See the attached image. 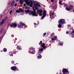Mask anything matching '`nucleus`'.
Listing matches in <instances>:
<instances>
[{
    "mask_svg": "<svg viewBox=\"0 0 74 74\" xmlns=\"http://www.w3.org/2000/svg\"><path fill=\"white\" fill-rule=\"evenodd\" d=\"M12 10H11L10 12V14H11V13H12Z\"/></svg>",
    "mask_w": 74,
    "mask_h": 74,
    "instance_id": "32",
    "label": "nucleus"
},
{
    "mask_svg": "<svg viewBox=\"0 0 74 74\" xmlns=\"http://www.w3.org/2000/svg\"><path fill=\"white\" fill-rule=\"evenodd\" d=\"M45 43H43L41 45V46L42 48L45 49Z\"/></svg>",
    "mask_w": 74,
    "mask_h": 74,
    "instance_id": "11",
    "label": "nucleus"
},
{
    "mask_svg": "<svg viewBox=\"0 0 74 74\" xmlns=\"http://www.w3.org/2000/svg\"><path fill=\"white\" fill-rule=\"evenodd\" d=\"M51 2H53V0H51Z\"/></svg>",
    "mask_w": 74,
    "mask_h": 74,
    "instance_id": "41",
    "label": "nucleus"
},
{
    "mask_svg": "<svg viewBox=\"0 0 74 74\" xmlns=\"http://www.w3.org/2000/svg\"><path fill=\"white\" fill-rule=\"evenodd\" d=\"M20 24L21 25H22V26H25V24L21 22H20Z\"/></svg>",
    "mask_w": 74,
    "mask_h": 74,
    "instance_id": "20",
    "label": "nucleus"
},
{
    "mask_svg": "<svg viewBox=\"0 0 74 74\" xmlns=\"http://www.w3.org/2000/svg\"><path fill=\"white\" fill-rule=\"evenodd\" d=\"M26 4L25 3H24L23 4V7H25V6H26Z\"/></svg>",
    "mask_w": 74,
    "mask_h": 74,
    "instance_id": "35",
    "label": "nucleus"
},
{
    "mask_svg": "<svg viewBox=\"0 0 74 74\" xmlns=\"http://www.w3.org/2000/svg\"><path fill=\"white\" fill-rule=\"evenodd\" d=\"M68 5L67 4H65L64 5V7H66V6H67Z\"/></svg>",
    "mask_w": 74,
    "mask_h": 74,
    "instance_id": "27",
    "label": "nucleus"
},
{
    "mask_svg": "<svg viewBox=\"0 0 74 74\" xmlns=\"http://www.w3.org/2000/svg\"><path fill=\"white\" fill-rule=\"evenodd\" d=\"M59 23H61V24H63L65 23V20L64 19H61L58 21Z\"/></svg>",
    "mask_w": 74,
    "mask_h": 74,
    "instance_id": "5",
    "label": "nucleus"
},
{
    "mask_svg": "<svg viewBox=\"0 0 74 74\" xmlns=\"http://www.w3.org/2000/svg\"><path fill=\"white\" fill-rule=\"evenodd\" d=\"M30 49L32 50V51H34V50H35V49L34 48H33V47H31L30 48Z\"/></svg>",
    "mask_w": 74,
    "mask_h": 74,
    "instance_id": "19",
    "label": "nucleus"
},
{
    "mask_svg": "<svg viewBox=\"0 0 74 74\" xmlns=\"http://www.w3.org/2000/svg\"><path fill=\"white\" fill-rule=\"evenodd\" d=\"M15 3V1H13L12 4H11V7H13V6L14 5V3Z\"/></svg>",
    "mask_w": 74,
    "mask_h": 74,
    "instance_id": "15",
    "label": "nucleus"
},
{
    "mask_svg": "<svg viewBox=\"0 0 74 74\" xmlns=\"http://www.w3.org/2000/svg\"><path fill=\"white\" fill-rule=\"evenodd\" d=\"M16 12H17V13H19V12H20V10H17L16 11Z\"/></svg>",
    "mask_w": 74,
    "mask_h": 74,
    "instance_id": "22",
    "label": "nucleus"
},
{
    "mask_svg": "<svg viewBox=\"0 0 74 74\" xmlns=\"http://www.w3.org/2000/svg\"><path fill=\"white\" fill-rule=\"evenodd\" d=\"M10 56H13V55H12V54L11 53H10Z\"/></svg>",
    "mask_w": 74,
    "mask_h": 74,
    "instance_id": "28",
    "label": "nucleus"
},
{
    "mask_svg": "<svg viewBox=\"0 0 74 74\" xmlns=\"http://www.w3.org/2000/svg\"><path fill=\"white\" fill-rule=\"evenodd\" d=\"M20 10V11L21 12H23V10L22 9H21V10Z\"/></svg>",
    "mask_w": 74,
    "mask_h": 74,
    "instance_id": "29",
    "label": "nucleus"
},
{
    "mask_svg": "<svg viewBox=\"0 0 74 74\" xmlns=\"http://www.w3.org/2000/svg\"><path fill=\"white\" fill-rule=\"evenodd\" d=\"M16 5H17V4L16 3L14 5V6H16Z\"/></svg>",
    "mask_w": 74,
    "mask_h": 74,
    "instance_id": "40",
    "label": "nucleus"
},
{
    "mask_svg": "<svg viewBox=\"0 0 74 74\" xmlns=\"http://www.w3.org/2000/svg\"><path fill=\"white\" fill-rule=\"evenodd\" d=\"M30 0H20V4H23V1H24L27 5H29L31 7H32L33 3L32 1H30Z\"/></svg>",
    "mask_w": 74,
    "mask_h": 74,
    "instance_id": "1",
    "label": "nucleus"
},
{
    "mask_svg": "<svg viewBox=\"0 0 74 74\" xmlns=\"http://www.w3.org/2000/svg\"><path fill=\"white\" fill-rule=\"evenodd\" d=\"M3 15H2V14H0V16H1V18H2V16Z\"/></svg>",
    "mask_w": 74,
    "mask_h": 74,
    "instance_id": "36",
    "label": "nucleus"
},
{
    "mask_svg": "<svg viewBox=\"0 0 74 74\" xmlns=\"http://www.w3.org/2000/svg\"><path fill=\"white\" fill-rule=\"evenodd\" d=\"M18 27H21V25H18Z\"/></svg>",
    "mask_w": 74,
    "mask_h": 74,
    "instance_id": "34",
    "label": "nucleus"
},
{
    "mask_svg": "<svg viewBox=\"0 0 74 74\" xmlns=\"http://www.w3.org/2000/svg\"><path fill=\"white\" fill-rule=\"evenodd\" d=\"M46 35V33H45L43 34V36H45Z\"/></svg>",
    "mask_w": 74,
    "mask_h": 74,
    "instance_id": "30",
    "label": "nucleus"
},
{
    "mask_svg": "<svg viewBox=\"0 0 74 74\" xmlns=\"http://www.w3.org/2000/svg\"><path fill=\"white\" fill-rule=\"evenodd\" d=\"M19 1V0H16V1Z\"/></svg>",
    "mask_w": 74,
    "mask_h": 74,
    "instance_id": "48",
    "label": "nucleus"
},
{
    "mask_svg": "<svg viewBox=\"0 0 74 74\" xmlns=\"http://www.w3.org/2000/svg\"><path fill=\"white\" fill-rule=\"evenodd\" d=\"M17 49H18V50H21V47H20V46H17Z\"/></svg>",
    "mask_w": 74,
    "mask_h": 74,
    "instance_id": "14",
    "label": "nucleus"
},
{
    "mask_svg": "<svg viewBox=\"0 0 74 74\" xmlns=\"http://www.w3.org/2000/svg\"><path fill=\"white\" fill-rule=\"evenodd\" d=\"M4 23V19H3L1 22V24L2 25H3V24Z\"/></svg>",
    "mask_w": 74,
    "mask_h": 74,
    "instance_id": "18",
    "label": "nucleus"
},
{
    "mask_svg": "<svg viewBox=\"0 0 74 74\" xmlns=\"http://www.w3.org/2000/svg\"><path fill=\"white\" fill-rule=\"evenodd\" d=\"M68 27L70 29V27H71V25H68Z\"/></svg>",
    "mask_w": 74,
    "mask_h": 74,
    "instance_id": "26",
    "label": "nucleus"
},
{
    "mask_svg": "<svg viewBox=\"0 0 74 74\" xmlns=\"http://www.w3.org/2000/svg\"><path fill=\"white\" fill-rule=\"evenodd\" d=\"M15 42V41H14V42Z\"/></svg>",
    "mask_w": 74,
    "mask_h": 74,
    "instance_id": "50",
    "label": "nucleus"
},
{
    "mask_svg": "<svg viewBox=\"0 0 74 74\" xmlns=\"http://www.w3.org/2000/svg\"><path fill=\"white\" fill-rule=\"evenodd\" d=\"M57 38V36H56L54 38H51V40L53 41V40H56Z\"/></svg>",
    "mask_w": 74,
    "mask_h": 74,
    "instance_id": "13",
    "label": "nucleus"
},
{
    "mask_svg": "<svg viewBox=\"0 0 74 74\" xmlns=\"http://www.w3.org/2000/svg\"><path fill=\"white\" fill-rule=\"evenodd\" d=\"M72 33H73L74 34V30L72 31Z\"/></svg>",
    "mask_w": 74,
    "mask_h": 74,
    "instance_id": "44",
    "label": "nucleus"
},
{
    "mask_svg": "<svg viewBox=\"0 0 74 74\" xmlns=\"http://www.w3.org/2000/svg\"><path fill=\"white\" fill-rule=\"evenodd\" d=\"M55 15H54V13H52V16H53H53H55Z\"/></svg>",
    "mask_w": 74,
    "mask_h": 74,
    "instance_id": "33",
    "label": "nucleus"
},
{
    "mask_svg": "<svg viewBox=\"0 0 74 74\" xmlns=\"http://www.w3.org/2000/svg\"><path fill=\"white\" fill-rule=\"evenodd\" d=\"M40 43L41 44L42 43V41H41L40 42Z\"/></svg>",
    "mask_w": 74,
    "mask_h": 74,
    "instance_id": "43",
    "label": "nucleus"
},
{
    "mask_svg": "<svg viewBox=\"0 0 74 74\" xmlns=\"http://www.w3.org/2000/svg\"><path fill=\"white\" fill-rule=\"evenodd\" d=\"M0 25H1V24H0Z\"/></svg>",
    "mask_w": 74,
    "mask_h": 74,
    "instance_id": "49",
    "label": "nucleus"
},
{
    "mask_svg": "<svg viewBox=\"0 0 74 74\" xmlns=\"http://www.w3.org/2000/svg\"><path fill=\"white\" fill-rule=\"evenodd\" d=\"M42 57V56H41V54H40L39 55V56L38 57V59H41Z\"/></svg>",
    "mask_w": 74,
    "mask_h": 74,
    "instance_id": "16",
    "label": "nucleus"
},
{
    "mask_svg": "<svg viewBox=\"0 0 74 74\" xmlns=\"http://www.w3.org/2000/svg\"><path fill=\"white\" fill-rule=\"evenodd\" d=\"M43 50V49L42 48L39 49V51H40V52H42Z\"/></svg>",
    "mask_w": 74,
    "mask_h": 74,
    "instance_id": "21",
    "label": "nucleus"
},
{
    "mask_svg": "<svg viewBox=\"0 0 74 74\" xmlns=\"http://www.w3.org/2000/svg\"><path fill=\"white\" fill-rule=\"evenodd\" d=\"M66 34H69V32H66Z\"/></svg>",
    "mask_w": 74,
    "mask_h": 74,
    "instance_id": "42",
    "label": "nucleus"
},
{
    "mask_svg": "<svg viewBox=\"0 0 74 74\" xmlns=\"http://www.w3.org/2000/svg\"><path fill=\"white\" fill-rule=\"evenodd\" d=\"M34 5L35 7V8L36 10H37L38 9V8H37L36 7H40V5L39 4H38V2L35 1L34 2Z\"/></svg>",
    "mask_w": 74,
    "mask_h": 74,
    "instance_id": "3",
    "label": "nucleus"
},
{
    "mask_svg": "<svg viewBox=\"0 0 74 74\" xmlns=\"http://www.w3.org/2000/svg\"><path fill=\"white\" fill-rule=\"evenodd\" d=\"M37 11H38L37 12V13L38 14L39 16H41L42 15V11L41 10H38Z\"/></svg>",
    "mask_w": 74,
    "mask_h": 74,
    "instance_id": "4",
    "label": "nucleus"
},
{
    "mask_svg": "<svg viewBox=\"0 0 74 74\" xmlns=\"http://www.w3.org/2000/svg\"><path fill=\"white\" fill-rule=\"evenodd\" d=\"M3 30H4V28H2L1 29V31L0 32V33H2V32H3Z\"/></svg>",
    "mask_w": 74,
    "mask_h": 74,
    "instance_id": "23",
    "label": "nucleus"
},
{
    "mask_svg": "<svg viewBox=\"0 0 74 74\" xmlns=\"http://www.w3.org/2000/svg\"><path fill=\"white\" fill-rule=\"evenodd\" d=\"M11 70H14V71H15V70H17V69H16V67L15 66H13L11 67Z\"/></svg>",
    "mask_w": 74,
    "mask_h": 74,
    "instance_id": "9",
    "label": "nucleus"
},
{
    "mask_svg": "<svg viewBox=\"0 0 74 74\" xmlns=\"http://www.w3.org/2000/svg\"><path fill=\"white\" fill-rule=\"evenodd\" d=\"M33 51L32 52H31L30 51H29V53H32V54H34V53H35V50H32Z\"/></svg>",
    "mask_w": 74,
    "mask_h": 74,
    "instance_id": "12",
    "label": "nucleus"
},
{
    "mask_svg": "<svg viewBox=\"0 0 74 74\" xmlns=\"http://www.w3.org/2000/svg\"><path fill=\"white\" fill-rule=\"evenodd\" d=\"M0 20H1V19H0Z\"/></svg>",
    "mask_w": 74,
    "mask_h": 74,
    "instance_id": "51",
    "label": "nucleus"
},
{
    "mask_svg": "<svg viewBox=\"0 0 74 74\" xmlns=\"http://www.w3.org/2000/svg\"><path fill=\"white\" fill-rule=\"evenodd\" d=\"M41 44V43H39V45H40Z\"/></svg>",
    "mask_w": 74,
    "mask_h": 74,
    "instance_id": "47",
    "label": "nucleus"
},
{
    "mask_svg": "<svg viewBox=\"0 0 74 74\" xmlns=\"http://www.w3.org/2000/svg\"><path fill=\"white\" fill-rule=\"evenodd\" d=\"M70 34H72V37H74V34H73V33H72V32Z\"/></svg>",
    "mask_w": 74,
    "mask_h": 74,
    "instance_id": "25",
    "label": "nucleus"
},
{
    "mask_svg": "<svg viewBox=\"0 0 74 74\" xmlns=\"http://www.w3.org/2000/svg\"><path fill=\"white\" fill-rule=\"evenodd\" d=\"M62 72L64 73H67V72H68V70L67 69H63L62 70Z\"/></svg>",
    "mask_w": 74,
    "mask_h": 74,
    "instance_id": "10",
    "label": "nucleus"
},
{
    "mask_svg": "<svg viewBox=\"0 0 74 74\" xmlns=\"http://www.w3.org/2000/svg\"><path fill=\"white\" fill-rule=\"evenodd\" d=\"M63 45V44H60V45Z\"/></svg>",
    "mask_w": 74,
    "mask_h": 74,
    "instance_id": "45",
    "label": "nucleus"
},
{
    "mask_svg": "<svg viewBox=\"0 0 74 74\" xmlns=\"http://www.w3.org/2000/svg\"><path fill=\"white\" fill-rule=\"evenodd\" d=\"M17 25V24L16 23H12V25L11 24L10 25V26L11 27H13L14 26V27H16V26Z\"/></svg>",
    "mask_w": 74,
    "mask_h": 74,
    "instance_id": "8",
    "label": "nucleus"
},
{
    "mask_svg": "<svg viewBox=\"0 0 74 74\" xmlns=\"http://www.w3.org/2000/svg\"><path fill=\"white\" fill-rule=\"evenodd\" d=\"M3 51H4V52H6V51H7V49L5 48H4Z\"/></svg>",
    "mask_w": 74,
    "mask_h": 74,
    "instance_id": "24",
    "label": "nucleus"
},
{
    "mask_svg": "<svg viewBox=\"0 0 74 74\" xmlns=\"http://www.w3.org/2000/svg\"><path fill=\"white\" fill-rule=\"evenodd\" d=\"M73 5H71L70 6V7L69 8H68L67 7L66 8V10H67V11H70L71 10H73Z\"/></svg>",
    "mask_w": 74,
    "mask_h": 74,
    "instance_id": "6",
    "label": "nucleus"
},
{
    "mask_svg": "<svg viewBox=\"0 0 74 74\" xmlns=\"http://www.w3.org/2000/svg\"><path fill=\"white\" fill-rule=\"evenodd\" d=\"M40 48H39V49H40Z\"/></svg>",
    "mask_w": 74,
    "mask_h": 74,
    "instance_id": "52",
    "label": "nucleus"
},
{
    "mask_svg": "<svg viewBox=\"0 0 74 74\" xmlns=\"http://www.w3.org/2000/svg\"><path fill=\"white\" fill-rule=\"evenodd\" d=\"M12 64L13 63H14V61H12Z\"/></svg>",
    "mask_w": 74,
    "mask_h": 74,
    "instance_id": "37",
    "label": "nucleus"
},
{
    "mask_svg": "<svg viewBox=\"0 0 74 74\" xmlns=\"http://www.w3.org/2000/svg\"><path fill=\"white\" fill-rule=\"evenodd\" d=\"M61 3H62V1H60L59 2V3L60 4H61Z\"/></svg>",
    "mask_w": 74,
    "mask_h": 74,
    "instance_id": "39",
    "label": "nucleus"
},
{
    "mask_svg": "<svg viewBox=\"0 0 74 74\" xmlns=\"http://www.w3.org/2000/svg\"><path fill=\"white\" fill-rule=\"evenodd\" d=\"M25 9H28V8H27V6H26L25 7Z\"/></svg>",
    "mask_w": 74,
    "mask_h": 74,
    "instance_id": "38",
    "label": "nucleus"
},
{
    "mask_svg": "<svg viewBox=\"0 0 74 74\" xmlns=\"http://www.w3.org/2000/svg\"><path fill=\"white\" fill-rule=\"evenodd\" d=\"M59 25L58 26V27H59L60 28L62 27V25H61V23H59Z\"/></svg>",
    "mask_w": 74,
    "mask_h": 74,
    "instance_id": "17",
    "label": "nucleus"
},
{
    "mask_svg": "<svg viewBox=\"0 0 74 74\" xmlns=\"http://www.w3.org/2000/svg\"><path fill=\"white\" fill-rule=\"evenodd\" d=\"M33 10L34 12H36V10L34 9V7H33Z\"/></svg>",
    "mask_w": 74,
    "mask_h": 74,
    "instance_id": "31",
    "label": "nucleus"
},
{
    "mask_svg": "<svg viewBox=\"0 0 74 74\" xmlns=\"http://www.w3.org/2000/svg\"><path fill=\"white\" fill-rule=\"evenodd\" d=\"M34 25H35V26H36V23H34Z\"/></svg>",
    "mask_w": 74,
    "mask_h": 74,
    "instance_id": "46",
    "label": "nucleus"
},
{
    "mask_svg": "<svg viewBox=\"0 0 74 74\" xmlns=\"http://www.w3.org/2000/svg\"><path fill=\"white\" fill-rule=\"evenodd\" d=\"M25 12L26 14L29 13V15H32L33 16H38V15L36 13H35V12L33 11H30L29 10H25Z\"/></svg>",
    "mask_w": 74,
    "mask_h": 74,
    "instance_id": "2",
    "label": "nucleus"
},
{
    "mask_svg": "<svg viewBox=\"0 0 74 74\" xmlns=\"http://www.w3.org/2000/svg\"><path fill=\"white\" fill-rule=\"evenodd\" d=\"M43 16H42L41 18V19H44V18L46 16V11L45 10L43 11Z\"/></svg>",
    "mask_w": 74,
    "mask_h": 74,
    "instance_id": "7",
    "label": "nucleus"
}]
</instances>
